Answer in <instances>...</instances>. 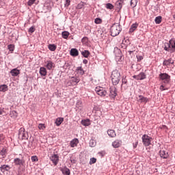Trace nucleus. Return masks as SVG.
I'll return each mask as SVG.
<instances>
[{
	"label": "nucleus",
	"mask_w": 175,
	"mask_h": 175,
	"mask_svg": "<svg viewBox=\"0 0 175 175\" xmlns=\"http://www.w3.org/2000/svg\"><path fill=\"white\" fill-rule=\"evenodd\" d=\"M95 91L97 94L99 95V96H101L103 98L104 96H106L107 95V91H106V89L104 88H102L100 86H97L95 88Z\"/></svg>",
	"instance_id": "obj_4"
},
{
	"label": "nucleus",
	"mask_w": 175,
	"mask_h": 175,
	"mask_svg": "<svg viewBox=\"0 0 175 175\" xmlns=\"http://www.w3.org/2000/svg\"><path fill=\"white\" fill-rule=\"evenodd\" d=\"M90 147H95V146H96V142H95V140L90 139Z\"/></svg>",
	"instance_id": "obj_37"
},
{
	"label": "nucleus",
	"mask_w": 175,
	"mask_h": 175,
	"mask_svg": "<svg viewBox=\"0 0 175 175\" xmlns=\"http://www.w3.org/2000/svg\"><path fill=\"white\" fill-rule=\"evenodd\" d=\"M82 43H83V44H85L87 43V42H88V38L87 37H84L82 38L81 40Z\"/></svg>",
	"instance_id": "obj_45"
},
{
	"label": "nucleus",
	"mask_w": 175,
	"mask_h": 175,
	"mask_svg": "<svg viewBox=\"0 0 175 175\" xmlns=\"http://www.w3.org/2000/svg\"><path fill=\"white\" fill-rule=\"evenodd\" d=\"M41 76H44V67H41L40 69Z\"/></svg>",
	"instance_id": "obj_44"
},
{
	"label": "nucleus",
	"mask_w": 175,
	"mask_h": 175,
	"mask_svg": "<svg viewBox=\"0 0 175 175\" xmlns=\"http://www.w3.org/2000/svg\"><path fill=\"white\" fill-rule=\"evenodd\" d=\"M46 68L49 70L53 69V68H54V63H53L51 61H49L46 64Z\"/></svg>",
	"instance_id": "obj_26"
},
{
	"label": "nucleus",
	"mask_w": 175,
	"mask_h": 175,
	"mask_svg": "<svg viewBox=\"0 0 175 175\" xmlns=\"http://www.w3.org/2000/svg\"><path fill=\"white\" fill-rule=\"evenodd\" d=\"M76 72L79 76H83L84 75V70H83V68L81 66L77 67Z\"/></svg>",
	"instance_id": "obj_20"
},
{
	"label": "nucleus",
	"mask_w": 175,
	"mask_h": 175,
	"mask_svg": "<svg viewBox=\"0 0 175 175\" xmlns=\"http://www.w3.org/2000/svg\"><path fill=\"white\" fill-rule=\"evenodd\" d=\"M163 66H166L167 68H170V65H174V60L172 58L168 59H165L163 62Z\"/></svg>",
	"instance_id": "obj_7"
},
{
	"label": "nucleus",
	"mask_w": 175,
	"mask_h": 175,
	"mask_svg": "<svg viewBox=\"0 0 175 175\" xmlns=\"http://www.w3.org/2000/svg\"><path fill=\"white\" fill-rule=\"evenodd\" d=\"M70 5V0H66L65 6H69Z\"/></svg>",
	"instance_id": "obj_53"
},
{
	"label": "nucleus",
	"mask_w": 175,
	"mask_h": 175,
	"mask_svg": "<svg viewBox=\"0 0 175 175\" xmlns=\"http://www.w3.org/2000/svg\"><path fill=\"white\" fill-rule=\"evenodd\" d=\"M137 61L140 62L143 59V56L138 55L137 56Z\"/></svg>",
	"instance_id": "obj_52"
},
{
	"label": "nucleus",
	"mask_w": 175,
	"mask_h": 175,
	"mask_svg": "<svg viewBox=\"0 0 175 175\" xmlns=\"http://www.w3.org/2000/svg\"><path fill=\"white\" fill-rule=\"evenodd\" d=\"M69 35H70V33H69V32L68 31H63L62 33V38L64 39H68V38L69 37Z\"/></svg>",
	"instance_id": "obj_30"
},
{
	"label": "nucleus",
	"mask_w": 175,
	"mask_h": 175,
	"mask_svg": "<svg viewBox=\"0 0 175 175\" xmlns=\"http://www.w3.org/2000/svg\"><path fill=\"white\" fill-rule=\"evenodd\" d=\"M35 1L36 0H29L27 3L28 6H32V5L35 3Z\"/></svg>",
	"instance_id": "obj_46"
},
{
	"label": "nucleus",
	"mask_w": 175,
	"mask_h": 175,
	"mask_svg": "<svg viewBox=\"0 0 175 175\" xmlns=\"http://www.w3.org/2000/svg\"><path fill=\"white\" fill-rule=\"evenodd\" d=\"M79 9H81V7H79Z\"/></svg>",
	"instance_id": "obj_61"
},
{
	"label": "nucleus",
	"mask_w": 175,
	"mask_h": 175,
	"mask_svg": "<svg viewBox=\"0 0 175 175\" xmlns=\"http://www.w3.org/2000/svg\"><path fill=\"white\" fill-rule=\"evenodd\" d=\"M109 96L111 98H116L117 96V89L116 88H109Z\"/></svg>",
	"instance_id": "obj_12"
},
{
	"label": "nucleus",
	"mask_w": 175,
	"mask_h": 175,
	"mask_svg": "<svg viewBox=\"0 0 175 175\" xmlns=\"http://www.w3.org/2000/svg\"><path fill=\"white\" fill-rule=\"evenodd\" d=\"M173 18L175 20V14L172 16Z\"/></svg>",
	"instance_id": "obj_58"
},
{
	"label": "nucleus",
	"mask_w": 175,
	"mask_h": 175,
	"mask_svg": "<svg viewBox=\"0 0 175 175\" xmlns=\"http://www.w3.org/2000/svg\"><path fill=\"white\" fill-rule=\"evenodd\" d=\"M44 73H45V75H46V70H44Z\"/></svg>",
	"instance_id": "obj_60"
},
{
	"label": "nucleus",
	"mask_w": 175,
	"mask_h": 175,
	"mask_svg": "<svg viewBox=\"0 0 175 175\" xmlns=\"http://www.w3.org/2000/svg\"><path fill=\"white\" fill-rule=\"evenodd\" d=\"M122 146V141L120 139H116L112 142V147L113 148H118Z\"/></svg>",
	"instance_id": "obj_9"
},
{
	"label": "nucleus",
	"mask_w": 175,
	"mask_h": 175,
	"mask_svg": "<svg viewBox=\"0 0 175 175\" xmlns=\"http://www.w3.org/2000/svg\"><path fill=\"white\" fill-rule=\"evenodd\" d=\"M11 117H14V118H16V117H18V113L16 111H12L10 113Z\"/></svg>",
	"instance_id": "obj_32"
},
{
	"label": "nucleus",
	"mask_w": 175,
	"mask_h": 175,
	"mask_svg": "<svg viewBox=\"0 0 175 175\" xmlns=\"http://www.w3.org/2000/svg\"><path fill=\"white\" fill-rule=\"evenodd\" d=\"M90 53L87 51V50H85L81 52V55L85 57V58H88V57H90Z\"/></svg>",
	"instance_id": "obj_27"
},
{
	"label": "nucleus",
	"mask_w": 175,
	"mask_h": 175,
	"mask_svg": "<svg viewBox=\"0 0 175 175\" xmlns=\"http://www.w3.org/2000/svg\"><path fill=\"white\" fill-rule=\"evenodd\" d=\"M48 49L50 50V51H55L57 50V45L54 44H50L48 45Z\"/></svg>",
	"instance_id": "obj_23"
},
{
	"label": "nucleus",
	"mask_w": 175,
	"mask_h": 175,
	"mask_svg": "<svg viewBox=\"0 0 175 175\" xmlns=\"http://www.w3.org/2000/svg\"><path fill=\"white\" fill-rule=\"evenodd\" d=\"M137 5V0H131V8H136Z\"/></svg>",
	"instance_id": "obj_34"
},
{
	"label": "nucleus",
	"mask_w": 175,
	"mask_h": 175,
	"mask_svg": "<svg viewBox=\"0 0 175 175\" xmlns=\"http://www.w3.org/2000/svg\"><path fill=\"white\" fill-rule=\"evenodd\" d=\"M38 129H40V131L41 132H43V131L44 130V124H40L38 125Z\"/></svg>",
	"instance_id": "obj_40"
},
{
	"label": "nucleus",
	"mask_w": 175,
	"mask_h": 175,
	"mask_svg": "<svg viewBox=\"0 0 175 175\" xmlns=\"http://www.w3.org/2000/svg\"><path fill=\"white\" fill-rule=\"evenodd\" d=\"M159 154L161 158H163V159H167V158H169V153L166 152L165 150H160Z\"/></svg>",
	"instance_id": "obj_14"
},
{
	"label": "nucleus",
	"mask_w": 175,
	"mask_h": 175,
	"mask_svg": "<svg viewBox=\"0 0 175 175\" xmlns=\"http://www.w3.org/2000/svg\"><path fill=\"white\" fill-rule=\"evenodd\" d=\"M50 3H51V1L49 0L47 3H46L45 5H46V8H48V10H51V6L50 5Z\"/></svg>",
	"instance_id": "obj_41"
},
{
	"label": "nucleus",
	"mask_w": 175,
	"mask_h": 175,
	"mask_svg": "<svg viewBox=\"0 0 175 175\" xmlns=\"http://www.w3.org/2000/svg\"><path fill=\"white\" fill-rule=\"evenodd\" d=\"M31 161H32V162H38V157L32 156L31 157Z\"/></svg>",
	"instance_id": "obj_49"
},
{
	"label": "nucleus",
	"mask_w": 175,
	"mask_h": 175,
	"mask_svg": "<svg viewBox=\"0 0 175 175\" xmlns=\"http://www.w3.org/2000/svg\"><path fill=\"white\" fill-rule=\"evenodd\" d=\"M2 114V111L0 109V116Z\"/></svg>",
	"instance_id": "obj_59"
},
{
	"label": "nucleus",
	"mask_w": 175,
	"mask_h": 175,
	"mask_svg": "<svg viewBox=\"0 0 175 175\" xmlns=\"http://www.w3.org/2000/svg\"><path fill=\"white\" fill-rule=\"evenodd\" d=\"M64 122V118H57L55 122L57 126H59Z\"/></svg>",
	"instance_id": "obj_21"
},
{
	"label": "nucleus",
	"mask_w": 175,
	"mask_h": 175,
	"mask_svg": "<svg viewBox=\"0 0 175 175\" xmlns=\"http://www.w3.org/2000/svg\"><path fill=\"white\" fill-rule=\"evenodd\" d=\"M106 8L107 9H109L110 10H111V9H114V5H113V4L108 3L106 4Z\"/></svg>",
	"instance_id": "obj_36"
},
{
	"label": "nucleus",
	"mask_w": 175,
	"mask_h": 175,
	"mask_svg": "<svg viewBox=\"0 0 175 175\" xmlns=\"http://www.w3.org/2000/svg\"><path fill=\"white\" fill-rule=\"evenodd\" d=\"M8 85H0V92H6L8 91Z\"/></svg>",
	"instance_id": "obj_25"
},
{
	"label": "nucleus",
	"mask_w": 175,
	"mask_h": 175,
	"mask_svg": "<svg viewBox=\"0 0 175 175\" xmlns=\"http://www.w3.org/2000/svg\"><path fill=\"white\" fill-rule=\"evenodd\" d=\"M122 84H126V83H128V80H126V77H122Z\"/></svg>",
	"instance_id": "obj_47"
},
{
	"label": "nucleus",
	"mask_w": 175,
	"mask_h": 175,
	"mask_svg": "<svg viewBox=\"0 0 175 175\" xmlns=\"http://www.w3.org/2000/svg\"><path fill=\"white\" fill-rule=\"evenodd\" d=\"M129 53L131 55V54H132V53H133V51H129Z\"/></svg>",
	"instance_id": "obj_57"
},
{
	"label": "nucleus",
	"mask_w": 175,
	"mask_h": 175,
	"mask_svg": "<svg viewBox=\"0 0 175 175\" xmlns=\"http://www.w3.org/2000/svg\"><path fill=\"white\" fill-rule=\"evenodd\" d=\"M50 159L55 166H57V165H58V162L59 161V157H58V154H54L50 157Z\"/></svg>",
	"instance_id": "obj_8"
},
{
	"label": "nucleus",
	"mask_w": 175,
	"mask_h": 175,
	"mask_svg": "<svg viewBox=\"0 0 175 175\" xmlns=\"http://www.w3.org/2000/svg\"><path fill=\"white\" fill-rule=\"evenodd\" d=\"M95 24H102V19L96 18L94 21Z\"/></svg>",
	"instance_id": "obj_42"
},
{
	"label": "nucleus",
	"mask_w": 175,
	"mask_h": 175,
	"mask_svg": "<svg viewBox=\"0 0 175 175\" xmlns=\"http://www.w3.org/2000/svg\"><path fill=\"white\" fill-rule=\"evenodd\" d=\"M14 163L16 166H21V165H24V161L22 159L16 158L14 159Z\"/></svg>",
	"instance_id": "obj_15"
},
{
	"label": "nucleus",
	"mask_w": 175,
	"mask_h": 175,
	"mask_svg": "<svg viewBox=\"0 0 175 175\" xmlns=\"http://www.w3.org/2000/svg\"><path fill=\"white\" fill-rule=\"evenodd\" d=\"M70 147H72V148L75 147H77V144H79V139L77 138H75L70 142Z\"/></svg>",
	"instance_id": "obj_16"
},
{
	"label": "nucleus",
	"mask_w": 175,
	"mask_h": 175,
	"mask_svg": "<svg viewBox=\"0 0 175 175\" xmlns=\"http://www.w3.org/2000/svg\"><path fill=\"white\" fill-rule=\"evenodd\" d=\"M83 64H88V60H87V59H83Z\"/></svg>",
	"instance_id": "obj_55"
},
{
	"label": "nucleus",
	"mask_w": 175,
	"mask_h": 175,
	"mask_svg": "<svg viewBox=\"0 0 175 175\" xmlns=\"http://www.w3.org/2000/svg\"><path fill=\"white\" fill-rule=\"evenodd\" d=\"M137 144H139V142H137L135 144H133L134 148H136V147H137Z\"/></svg>",
	"instance_id": "obj_54"
},
{
	"label": "nucleus",
	"mask_w": 175,
	"mask_h": 175,
	"mask_svg": "<svg viewBox=\"0 0 175 175\" xmlns=\"http://www.w3.org/2000/svg\"><path fill=\"white\" fill-rule=\"evenodd\" d=\"M115 53H117L118 55H116V57H121V51L120 49H116Z\"/></svg>",
	"instance_id": "obj_50"
},
{
	"label": "nucleus",
	"mask_w": 175,
	"mask_h": 175,
	"mask_svg": "<svg viewBox=\"0 0 175 175\" xmlns=\"http://www.w3.org/2000/svg\"><path fill=\"white\" fill-rule=\"evenodd\" d=\"M8 50H10V51H14V45L13 44H10L8 45Z\"/></svg>",
	"instance_id": "obj_43"
},
{
	"label": "nucleus",
	"mask_w": 175,
	"mask_h": 175,
	"mask_svg": "<svg viewBox=\"0 0 175 175\" xmlns=\"http://www.w3.org/2000/svg\"><path fill=\"white\" fill-rule=\"evenodd\" d=\"M124 1L122 0H118L117 2H116V5L118 6V8L119 9H121V8H122V3Z\"/></svg>",
	"instance_id": "obj_35"
},
{
	"label": "nucleus",
	"mask_w": 175,
	"mask_h": 175,
	"mask_svg": "<svg viewBox=\"0 0 175 175\" xmlns=\"http://www.w3.org/2000/svg\"><path fill=\"white\" fill-rule=\"evenodd\" d=\"M70 54L72 55V57H77V55H79V51L76 49H72Z\"/></svg>",
	"instance_id": "obj_17"
},
{
	"label": "nucleus",
	"mask_w": 175,
	"mask_h": 175,
	"mask_svg": "<svg viewBox=\"0 0 175 175\" xmlns=\"http://www.w3.org/2000/svg\"><path fill=\"white\" fill-rule=\"evenodd\" d=\"M71 163H76V160L71 159Z\"/></svg>",
	"instance_id": "obj_56"
},
{
	"label": "nucleus",
	"mask_w": 175,
	"mask_h": 175,
	"mask_svg": "<svg viewBox=\"0 0 175 175\" xmlns=\"http://www.w3.org/2000/svg\"><path fill=\"white\" fill-rule=\"evenodd\" d=\"M81 124L83 125V126H90L91 123L90 122V119L82 120Z\"/></svg>",
	"instance_id": "obj_22"
},
{
	"label": "nucleus",
	"mask_w": 175,
	"mask_h": 175,
	"mask_svg": "<svg viewBox=\"0 0 175 175\" xmlns=\"http://www.w3.org/2000/svg\"><path fill=\"white\" fill-rule=\"evenodd\" d=\"M121 25L118 23L113 24L111 27V36H117L120 35V32L122 31Z\"/></svg>",
	"instance_id": "obj_2"
},
{
	"label": "nucleus",
	"mask_w": 175,
	"mask_h": 175,
	"mask_svg": "<svg viewBox=\"0 0 175 175\" xmlns=\"http://www.w3.org/2000/svg\"><path fill=\"white\" fill-rule=\"evenodd\" d=\"M25 129L24 128H21L18 133L19 137H21L23 140L27 139V135L25 134Z\"/></svg>",
	"instance_id": "obj_11"
},
{
	"label": "nucleus",
	"mask_w": 175,
	"mask_h": 175,
	"mask_svg": "<svg viewBox=\"0 0 175 175\" xmlns=\"http://www.w3.org/2000/svg\"><path fill=\"white\" fill-rule=\"evenodd\" d=\"M71 82L72 83V84H74V83H76V84H77V83L80 82V79L79 77H72L71 78Z\"/></svg>",
	"instance_id": "obj_28"
},
{
	"label": "nucleus",
	"mask_w": 175,
	"mask_h": 175,
	"mask_svg": "<svg viewBox=\"0 0 175 175\" xmlns=\"http://www.w3.org/2000/svg\"><path fill=\"white\" fill-rule=\"evenodd\" d=\"M137 27H139V24L137 23L133 24L130 28V32H135Z\"/></svg>",
	"instance_id": "obj_24"
},
{
	"label": "nucleus",
	"mask_w": 175,
	"mask_h": 175,
	"mask_svg": "<svg viewBox=\"0 0 175 175\" xmlns=\"http://www.w3.org/2000/svg\"><path fill=\"white\" fill-rule=\"evenodd\" d=\"M164 50L169 53H174L175 51V42L174 40H170L169 42L164 44Z\"/></svg>",
	"instance_id": "obj_3"
},
{
	"label": "nucleus",
	"mask_w": 175,
	"mask_h": 175,
	"mask_svg": "<svg viewBox=\"0 0 175 175\" xmlns=\"http://www.w3.org/2000/svg\"><path fill=\"white\" fill-rule=\"evenodd\" d=\"M107 134L109 137H116V136H117V134H116V131L111 129L107 131Z\"/></svg>",
	"instance_id": "obj_18"
},
{
	"label": "nucleus",
	"mask_w": 175,
	"mask_h": 175,
	"mask_svg": "<svg viewBox=\"0 0 175 175\" xmlns=\"http://www.w3.org/2000/svg\"><path fill=\"white\" fill-rule=\"evenodd\" d=\"M63 173L64 174H66V175H70V170L68 168H66L63 170Z\"/></svg>",
	"instance_id": "obj_38"
},
{
	"label": "nucleus",
	"mask_w": 175,
	"mask_h": 175,
	"mask_svg": "<svg viewBox=\"0 0 175 175\" xmlns=\"http://www.w3.org/2000/svg\"><path fill=\"white\" fill-rule=\"evenodd\" d=\"M160 90H161V91H166V90H167V88H165V85H161L160 86Z\"/></svg>",
	"instance_id": "obj_51"
},
{
	"label": "nucleus",
	"mask_w": 175,
	"mask_h": 175,
	"mask_svg": "<svg viewBox=\"0 0 175 175\" xmlns=\"http://www.w3.org/2000/svg\"><path fill=\"white\" fill-rule=\"evenodd\" d=\"M12 76L16 77L20 75V70H17V68H14L10 71Z\"/></svg>",
	"instance_id": "obj_19"
},
{
	"label": "nucleus",
	"mask_w": 175,
	"mask_h": 175,
	"mask_svg": "<svg viewBox=\"0 0 175 175\" xmlns=\"http://www.w3.org/2000/svg\"><path fill=\"white\" fill-rule=\"evenodd\" d=\"M133 77L135 79V80H144V79H146V74L141 72L138 75H134Z\"/></svg>",
	"instance_id": "obj_13"
},
{
	"label": "nucleus",
	"mask_w": 175,
	"mask_h": 175,
	"mask_svg": "<svg viewBox=\"0 0 175 175\" xmlns=\"http://www.w3.org/2000/svg\"><path fill=\"white\" fill-rule=\"evenodd\" d=\"M94 163H96V159L95 157L91 158L90 161V165H94Z\"/></svg>",
	"instance_id": "obj_39"
},
{
	"label": "nucleus",
	"mask_w": 175,
	"mask_h": 175,
	"mask_svg": "<svg viewBox=\"0 0 175 175\" xmlns=\"http://www.w3.org/2000/svg\"><path fill=\"white\" fill-rule=\"evenodd\" d=\"M152 140V137L144 134L142 136V143L145 147H148V146H151V141Z\"/></svg>",
	"instance_id": "obj_5"
},
{
	"label": "nucleus",
	"mask_w": 175,
	"mask_h": 175,
	"mask_svg": "<svg viewBox=\"0 0 175 175\" xmlns=\"http://www.w3.org/2000/svg\"><path fill=\"white\" fill-rule=\"evenodd\" d=\"M154 21L157 24H161V23H162V16H157L154 19Z\"/></svg>",
	"instance_id": "obj_29"
},
{
	"label": "nucleus",
	"mask_w": 175,
	"mask_h": 175,
	"mask_svg": "<svg viewBox=\"0 0 175 175\" xmlns=\"http://www.w3.org/2000/svg\"><path fill=\"white\" fill-rule=\"evenodd\" d=\"M0 169L1 170H6L8 172V171L10 170V167L9 165H1Z\"/></svg>",
	"instance_id": "obj_31"
},
{
	"label": "nucleus",
	"mask_w": 175,
	"mask_h": 175,
	"mask_svg": "<svg viewBox=\"0 0 175 175\" xmlns=\"http://www.w3.org/2000/svg\"><path fill=\"white\" fill-rule=\"evenodd\" d=\"M149 99L147 97H144L142 95H139L138 96V99H137V102H139V103H144L146 105V103H147V102H149Z\"/></svg>",
	"instance_id": "obj_10"
},
{
	"label": "nucleus",
	"mask_w": 175,
	"mask_h": 175,
	"mask_svg": "<svg viewBox=\"0 0 175 175\" xmlns=\"http://www.w3.org/2000/svg\"><path fill=\"white\" fill-rule=\"evenodd\" d=\"M111 77L112 84H113V85H117V84L120 83V80H121V74H120L118 70H115L112 72Z\"/></svg>",
	"instance_id": "obj_1"
},
{
	"label": "nucleus",
	"mask_w": 175,
	"mask_h": 175,
	"mask_svg": "<svg viewBox=\"0 0 175 175\" xmlns=\"http://www.w3.org/2000/svg\"><path fill=\"white\" fill-rule=\"evenodd\" d=\"M29 32L30 33H33V32H35V27L33 26L31 27L29 29Z\"/></svg>",
	"instance_id": "obj_48"
},
{
	"label": "nucleus",
	"mask_w": 175,
	"mask_h": 175,
	"mask_svg": "<svg viewBox=\"0 0 175 175\" xmlns=\"http://www.w3.org/2000/svg\"><path fill=\"white\" fill-rule=\"evenodd\" d=\"M6 152H8V151L6 150V148H3L1 150L0 154L1 155H2V157H3V158H5V157H6Z\"/></svg>",
	"instance_id": "obj_33"
},
{
	"label": "nucleus",
	"mask_w": 175,
	"mask_h": 175,
	"mask_svg": "<svg viewBox=\"0 0 175 175\" xmlns=\"http://www.w3.org/2000/svg\"><path fill=\"white\" fill-rule=\"evenodd\" d=\"M159 78L161 80L164 81L165 84H168V83L170 82V75H169L167 73H161L159 75Z\"/></svg>",
	"instance_id": "obj_6"
}]
</instances>
